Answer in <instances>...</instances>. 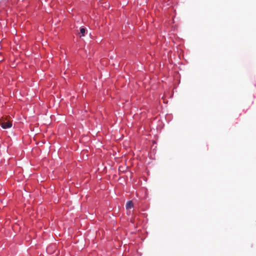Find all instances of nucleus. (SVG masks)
Wrapping results in <instances>:
<instances>
[{
  "instance_id": "f03ea898",
  "label": "nucleus",
  "mask_w": 256,
  "mask_h": 256,
  "mask_svg": "<svg viewBox=\"0 0 256 256\" xmlns=\"http://www.w3.org/2000/svg\"><path fill=\"white\" fill-rule=\"evenodd\" d=\"M126 208L129 210L133 207V203L131 200L128 201L126 205Z\"/></svg>"
},
{
  "instance_id": "7ed1b4c3",
  "label": "nucleus",
  "mask_w": 256,
  "mask_h": 256,
  "mask_svg": "<svg viewBox=\"0 0 256 256\" xmlns=\"http://www.w3.org/2000/svg\"><path fill=\"white\" fill-rule=\"evenodd\" d=\"M86 30L85 28H80V32L81 34V36H85V34H86Z\"/></svg>"
},
{
  "instance_id": "f257e3e1",
  "label": "nucleus",
  "mask_w": 256,
  "mask_h": 256,
  "mask_svg": "<svg viewBox=\"0 0 256 256\" xmlns=\"http://www.w3.org/2000/svg\"><path fill=\"white\" fill-rule=\"evenodd\" d=\"M0 125L4 129L10 128L12 126V123L10 122H4L0 123Z\"/></svg>"
}]
</instances>
